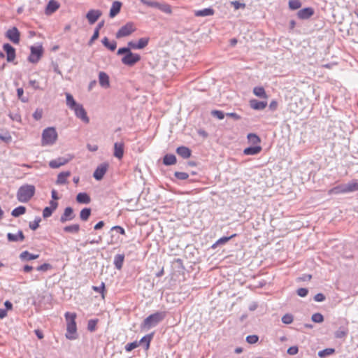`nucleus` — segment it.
Listing matches in <instances>:
<instances>
[{
  "instance_id": "38",
  "label": "nucleus",
  "mask_w": 358,
  "mask_h": 358,
  "mask_svg": "<svg viewBox=\"0 0 358 358\" xmlns=\"http://www.w3.org/2000/svg\"><path fill=\"white\" fill-rule=\"evenodd\" d=\"M25 212L26 208L24 206H20L12 210L11 215L12 216L17 217H19L20 215L24 214Z\"/></svg>"
},
{
  "instance_id": "9",
  "label": "nucleus",
  "mask_w": 358,
  "mask_h": 358,
  "mask_svg": "<svg viewBox=\"0 0 358 358\" xmlns=\"http://www.w3.org/2000/svg\"><path fill=\"white\" fill-rule=\"evenodd\" d=\"M136 28L132 22H128L122 26L116 33V38H120L128 36L135 31Z\"/></svg>"
},
{
  "instance_id": "11",
  "label": "nucleus",
  "mask_w": 358,
  "mask_h": 358,
  "mask_svg": "<svg viewBox=\"0 0 358 358\" xmlns=\"http://www.w3.org/2000/svg\"><path fill=\"white\" fill-rule=\"evenodd\" d=\"M6 37L14 44H18L20 41V33L17 27H13L8 29L5 34Z\"/></svg>"
},
{
  "instance_id": "35",
  "label": "nucleus",
  "mask_w": 358,
  "mask_h": 358,
  "mask_svg": "<svg viewBox=\"0 0 358 358\" xmlns=\"http://www.w3.org/2000/svg\"><path fill=\"white\" fill-rule=\"evenodd\" d=\"M262 150L261 146H253L245 148L243 153L246 155H255L259 153Z\"/></svg>"
},
{
  "instance_id": "14",
  "label": "nucleus",
  "mask_w": 358,
  "mask_h": 358,
  "mask_svg": "<svg viewBox=\"0 0 358 358\" xmlns=\"http://www.w3.org/2000/svg\"><path fill=\"white\" fill-rule=\"evenodd\" d=\"M76 217V215L73 212V209L71 207H66L63 214L61 215L60 222L62 223H64L67 221L73 220Z\"/></svg>"
},
{
  "instance_id": "31",
  "label": "nucleus",
  "mask_w": 358,
  "mask_h": 358,
  "mask_svg": "<svg viewBox=\"0 0 358 358\" xmlns=\"http://www.w3.org/2000/svg\"><path fill=\"white\" fill-rule=\"evenodd\" d=\"M76 201L79 203L88 204L90 203L91 199L87 193L80 192L77 194Z\"/></svg>"
},
{
  "instance_id": "32",
  "label": "nucleus",
  "mask_w": 358,
  "mask_h": 358,
  "mask_svg": "<svg viewBox=\"0 0 358 358\" xmlns=\"http://www.w3.org/2000/svg\"><path fill=\"white\" fill-rule=\"evenodd\" d=\"M124 260V254H117L114 257L113 264L115 267L120 270L122 268L123 263Z\"/></svg>"
},
{
  "instance_id": "3",
  "label": "nucleus",
  "mask_w": 358,
  "mask_h": 358,
  "mask_svg": "<svg viewBox=\"0 0 358 358\" xmlns=\"http://www.w3.org/2000/svg\"><path fill=\"white\" fill-rule=\"evenodd\" d=\"M166 312H156L147 317L141 324V329H150L156 327L166 317Z\"/></svg>"
},
{
  "instance_id": "63",
  "label": "nucleus",
  "mask_w": 358,
  "mask_h": 358,
  "mask_svg": "<svg viewBox=\"0 0 358 358\" xmlns=\"http://www.w3.org/2000/svg\"><path fill=\"white\" fill-rule=\"evenodd\" d=\"M314 299L317 302H322L325 300V296L322 293H318L314 296Z\"/></svg>"
},
{
  "instance_id": "6",
  "label": "nucleus",
  "mask_w": 358,
  "mask_h": 358,
  "mask_svg": "<svg viewBox=\"0 0 358 358\" xmlns=\"http://www.w3.org/2000/svg\"><path fill=\"white\" fill-rule=\"evenodd\" d=\"M140 1L143 5H145L147 6L152 7V8H156L166 14H171L172 13L171 6L166 3H159L155 1H148V0H140Z\"/></svg>"
},
{
  "instance_id": "22",
  "label": "nucleus",
  "mask_w": 358,
  "mask_h": 358,
  "mask_svg": "<svg viewBox=\"0 0 358 358\" xmlns=\"http://www.w3.org/2000/svg\"><path fill=\"white\" fill-rule=\"evenodd\" d=\"M7 238L11 242L23 241L24 240V236L22 231L19 230L17 234L12 233L7 234Z\"/></svg>"
},
{
  "instance_id": "41",
  "label": "nucleus",
  "mask_w": 358,
  "mask_h": 358,
  "mask_svg": "<svg viewBox=\"0 0 358 358\" xmlns=\"http://www.w3.org/2000/svg\"><path fill=\"white\" fill-rule=\"evenodd\" d=\"M153 333L144 336L138 342L140 343H145V348L148 349L150 343L152 339Z\"/></svg>"
},
{
  "instance_id": "51",
  "label": "nucleus",
  "mask_w": 358,
  "mask_h": 358,
  "mask_svg": "<svg viewBox=\"0 0 358 358\" xmlns=\"http://www.w3.org/2000/svg\"><path fill=\"white\" fill-rule=\"evenodd\" d=\"M139 345V343L138 341H134L132 343H127L124 349L127 352H131L134 349L136 348Z\"/></svg>"
},
{
  "instance_id": "18",
  "label": "nucleus",
  "mask_w": 358,
  "mask_h": 358,
  "mask_svg": "<svg viewBox=\"0 0 358 358\" xmlns=\"http://www.w3.org/2000/svg\"><path fill=\"white\" fill-rule=\"evenodd\" d=\"M313 14V8L308 7L299 10L297 12V17L301 20H306L310 18Z\"/></svg>"
},
{
  "instance_id": "58",
  "label": "nucleus",
  "mask_w": 358,
  "mask_h": 358,
  "mask_svg": "<svg viewBox=\"0 0 358 358\" xmlns=\"http://www.w3.org/2000/svg\"><path fill=\"white\" fill-rule=\"evenodd\" d=\"M131 49H132V48H130L129 46L120 48L118 49L117 54V55H123V54L128 55V53L129 52H131Z\"/></svg>"
},
{
  "instance_id": "1",
  "label": "nucleus",
  "mask_w": 358,
  "mask_h": 358,
  "mask_svg": "<svg viewBox=\"0 0 358 358\" xmlns=\"http://www.w3.org/2000/svg\"><path fill=\"white\" fill-rule=\"evenodd\" d=\"M66 103L69 109L73 110L76 117L80 119L83 122L87 124L90 122V118L83 106L77 103L73 96L70 93H66Z\"/></svg>"
},
{
  "instance_id": "16",
  "label": "nucleus",
  "mask_w": 358,
  "mask_h": 358,
  "mask_svg": "<svg viewBox=\"0 0 358 358\" xmlns=\"http://www.w3.org/2000/svg\"><path fill=\"white\" fill-rule=\"evenodd\" d=\"M107 169L108 164H101V165H99L94 172V178L97 180H101L105 173H106Z\"/></svg>"
},
{
  "instance_id": "15",
  "label": "nucleus",
  "mask_w": 358,
  "mask_h": 358,
  "mask_svg": "<svg viewBox=\"0 0 358 358\" xmlns=\"http://www.w3.org/2000/svg\"><path fill=\"white\" fill-rule=\"evenodd\" d=\"M101 14L102 13L101 10L92 9L87 12L86 17L89 23L90 24H93L98 20V19L101 17Z\"/></svg>"
},
{
  "instance_id": "39",
  "label": "nucleus",
  "mask_w": 358,
  "mask_h": 358,
  "mask_svg": "<svg viewBox=\"0 0 358 358\" xmlns=\"http://www.w3.org/2000/svg\"><path fill=\"white\" fill-rule=\"evenodd\" d=\"M335 352L334 348H326L318 352V356L321 358H325L333 355Z\"/></svg>"
},
{
  "instance_id": "48",
  "label": "nucleus",
  "mask_w": 358,
  "mask_h": 358,
  "mask_svg": "<svg viewBox=\"0 0 358 358\" xmlns=\"http://www.w3.org/2000/svg\"><path fill=\"white\" fill-rule=\"evenodd\" d=\"M92 289L96 292L101 293L102 295V298H104V292H105V283L101 282L99 286H92Z\"/></svg>"
},
{
  "instance_id": "64",
  "label": "nucleus",
  "mask_w": 358,
  "mask_h": 358,
  "mask_svg": "<svg viewBox=\"0 0 358 358\" xmlns=\"http://www.w3.org/2000/svg\"><path fill=\"white\" fill-rule=\"evenodd\" d=\"M99 32L97 30H94L92 36L91 37L89 44L92 45V43L99 38Z\"/></svg>"
},
{
  "instance_id": "57",
  "label": "nucleus",
  "mask_w": 358,
  "mask_h": 358,
  "mask_svg": "<svg viewBox=\"0 0 358 358\" xmlns=\"http://www.w3.org/2000/svg\"><path fill=\"white\" fill-rule=\"evenodd\" d=\"M23 93H24V90L22 88H18L17 90V94L18 99H20L22 102L25 103L28 101V99L23 96Z\"/></svg>"
},
{
  "instance_id": "50",
  "label": "nucleus",
  "mask_w": 358,
  "mask_h": 358,
  "mask_svg": "<svg viewBox=\"0 0 358 358\" xmlns=\"http://www.w3.org/2000/svg\"><path fill=\"white\" fill-rule=\"evenodd\" d=\"M0 140L5 143H10L12 141V136L8 131H6L4 134H0Z\"/></svg>"
},
{
  "instance_id": "34",
  "label": "nucleus",
  "mask_w": 358,
  "mask_h": 358,
  "mask_svg": "<svg viewBox=\"0 0 358 358\" xmlns=\"http://www.w3.org/2000/svg\"><path fill=\"white\" fill-rule=\"evenodd\" d=\"M176 157L173 154H167L164 157L163 164L166 166L173 165L176 163Z\"/></svg>"
},
{
  "instance_id": "12",
  "label": "nucleus",
  "mask_w": 358,
  "mask_h": 358,
  "mask_svg": "<svg viewBox=\"0 0 358 358\" xmlns=\"http://www.w3.org/2000/svg\"><path fill=\"white\" fill-rule=\"evenodd\" d=\"M149 41V38L143 37L141 38L137 42L133 41L128 42L127 45L134 50H140L145 48L148 45Z\"/></svg>"
},
{
  "instance_id": "46",
  "label": "nucleus",
  "mask_w": 358,
  "mask_h": 358,
  "mask_svg": "<svg viewBox=\"0 0 358 358\" xmlns=\"http://www.w3.org/2000/svg\"><path fill=\"white\" fill-rule=\"evenodd\" d=\"M301 3L299 0H289V8L291 10H296L301 8Z\"/></svg>"
},
{
  "instance_id": "17",
  "label": "nucleus",
  "mask_w": 358,
  "mask_h": 358,
  "mask_svg": "<svg viewBox=\"0 0 358 358\" xmlns=\"http://www.w3.org/2000/svg\"><path fill=\"white\" fill-rule=\"evenodd\" d=\"M58 203L55 201H50V206L45 207L43 210V217L45 219L50 217L52 213L57 209Z\"/></svg>"
},
{
  "instance_id": "49",
  "label": "nucleus",
  "mask_w": 358,
  "mask_h": 358,
  "mask_svg": "<svg viewBox=\"0 0 358 358\" xmlns=\"http://www.w3.org/2000/svg\"><path fill=\"white\" fill-rule=\"evenodd\" d=\"M312 321L316 323H321L324 321V317L321 313H314L311 317Z\"/></svg>"
},
{
  "instance_id": "13",
  "label": "nucleus",
  "mask_w": 358,
  "mask_h": 358,
  "mask_svg": "<svg viewBox=\"0 0 358 358\" xmlns=\"http://www.w3.org/2000/svg\"><path fill=\"white\" fill-rule=\"evenodd\" d=\"M3 50L6 52V59L8 62H13L15 59V49L9 43L3 45Z\"/></svg>"
},
{
  "instance_id": "5",
  "label": "nucleus",
  "mask_w": 358,
  "mask_h": 358,
  "mask_svg": "<svg viewBox=\"0 0 358 358\" xmlns=\"http://www.w3.org/2000/svg\"><path fill=\"white\" fill-rule=\"evenodd\" d=\"M58 134L55 127H50L45 128L42 132L41 145H52L57 140Z\"/></svg>"
},
{
  "instance_id": "44",
  "label": "nucleus",
  "mask_w": 358,
  "mask_h": 358,
  "mask_svg": "<svg viewBox=\"0 0 358 358\" xmlns=\"http://www.w3.org/2000/svg\"><path fill=\"white\" fill-rule=\"evenodd\" d=\"M41 222L40 217H36L33 222H30L29 227L31 230L35 231L39 227V223Z\"/></svg>"
},
{
  "instance_id": "60",
  "label": "nucleus",
  "mask_w": 358,
  "mask_h": 358,
  "mask_svg": "<svg viewBox=\"0 0 358 358\" xmlns=\"http://www.w3.org/2000/svg\"><path fill=\"white\" fill-rule=\"evenodd\" d=\"M299 352V348L297 346H291L287 350V353L290 355H296Z\"/></svg>"
},
{
  "instance_id": "2",
  "label": "nucleus",
  "mask_w": 358,
  "mask_h": 358,
  "mask_svg": "<svg viewBox=\"0 0 358 358\" xmlns=\"http://www.w3.org/2000/svg\"><path fill=\"white\" fill-rule=\"evenodd\" d=\"M64 316L66 321V333L65 336L67 339L74 340L77 338L76 314L75 313L66 312Z\"/></svg>"
},
{
  "instance_id": "20",
  "label": "nucleus",
  "mask_w": 358,
  "mask_h": 358,
  "mask_svg": "<svg viewBox=\"0 0 358 358\" xmlns=\"http://www.w3.org/2000/svg\"><path fill=\"white\" fill-rule=\"evenodd\" d=\"M124 143H122V142H116L114 144V156L119 159H121L122 157H123V155H124Z\"/></svg>"
},
{
  "instance_id": "43",
  "label": "nucleus",
  "mask_w": 358,
  "mask_h": 358,
  "mask_svg": "<svg viewBox=\"0 0 358 358\" xmlns=\"http://www.w3.org/2000/svg\"><path fill=\"white\" fill-rule=\"evenodd\" d=\"M236 236V234H232L231 236H224V237H222L220 238V239H218L215 243L213 245V248H214L215 246L216 245H223L224 243H226L227 242H228L231 238L235 237Z\"/></svg>"
},
{
  "instance_id": "62",
  "label": "nucleus",
  "mask_w": 358,
  "mask_h": 358,
  "mask_svg": "<svg viewBox=\"0 0 358 358\" xmlns=\"http://www.w3.org/2000/svg\"><path fill=\"white\" fill-rule=\"evenodd\" d=\"M112 231H116L117 233H120V234L125 235V230L123 227L120 226H114L111 229Z\"/></svg>"
},
{
  "instance_id": "33",
  "label": "nucleus",
  "mask_w": 358,
  "mask_h": 358,
  "mask_svg": "<svg viewBox=\"0 0 358 358\" xmlns=\"http://www.w3.org/2000/svg\"><path fill=\"white\" fill-rule=\"evenodd\" d=\"M38 257H39V255L31 254L27 250L23 251L20 255V258L22 261H30V260L36 259H38Z\"/></svg>"
},
{
  "instance_id": "36",
  "label": "nucleus",
  "mask_w": 358,
  "mask_h": 358,
  "mask_svg": "<svg viewBox=\"0 0 358 358\" xmlns=\"http://www.w3.org/2000/svg\"><path fill=\"white\" fill-rule=\"evenodd\" d=\"M103 45L111 51H114L117 47V43L115 41L110 42L107 37H104L101 41Z\"/></svg>"
},
{
  "instance_id": "55",
  "label": "nucleus",
  "mask_w": 358,
  "mask_h": 358,
  "mask_svg": "<svg viewBox=\"0 0 358 358\" xmlns=\"http://www.w3.org/2000/svg\"><path fill=\"white\" fill-rule=\"evenodd\" d=\"M212 115L218 120H222L226 116V114H224V112L217 110H213Z\"/></svg>"
},
{
  "instance_id": "30",
  "label": "nucleus",
  "mask_w": 358,
  "mask_h": 358,
  "mask_svg": "<svg viewBox=\"0 0 358 358\" xmlns=\"http://www.w3.org/2000/svg\"><path fill=\"white\" fill-rule=\"evenodd\" d=\"M348 322H346V326L340 327L338 329L335 331L334 336L336 338H343L348 335Z\"/></svg>"
},
{
  "instance_id": "40",
  "label": "nucleus",
  "mask_w": 358,
  "mask_h": 358,
  "mask_svg": "<svg viewBox=\"0 0 358 358\" xmlns=\"http://www.w3.org/2000/svg\"><path fill=\"white\" fill-rule=\"evenodd\" d=\"M253 93L258 97L260 98H266V94L265 90L262 87H255L253 89Z\"/></svg>"
},
{
  "instance_id": "23",
  "label": "nucleus",
  "mask_w": 358,
  "mask_h": 358,
  "mask_svg": "<svg viewBox=\"0 0 358 358\" xmlns=\"http://www.w3.org/2000/svg\"><path fill=\"white\" fill-rule=\"evenodd\" d=\"M176 153L183 159H187L190 157L192 151L186 146H180L177 148Z\"/></svg>"
},
{
  "instance_id": "19",
  "label": "nucleus",
  "mask_w": 358,
  "mask_h": 358,
  "mask_svg": "<svg viewBox=\"0 0 358 358\" xmlns=\"http://www.w3.org/2000/svg\"><path fill=\"white\" fill-rule=\"evenodd\" d=\"M59 8V3L55 0H50L47 4L45 13L49 15L55 13Z\"/></svg>"
},
{
  "instance_id": "10",
  "label": "nucleus",
  "mask_w": 358,
  "mask_h": 358,
  "mask_svg": "<svg viewBox=\"0 0 358 358\" xmlns=\"http://www.w3.org/2000/svg\"><path fill=\"white\" fill-rule=\"evenodd\" d=\"M73 158V155H68L66 157H60L49 162V166L52 169H58L66 164Z\"/></svg>"
},
{
  "instance_id": "4",
  "label": "nucleus",
  "mask_w": 358,
  "mask_h": 358,
  "mask_svg": "<svg viewBox=\"0 0 358 358\" xmlns=\"http://www.w3.org/2000/svg\"><path fill=\"white\" fill-rule=\"evenodd\" d=\"M35 194V187L32 185L21 186L17 192V199L20 202H28Z\"/></svg>"
},
{
  "instance_id": "54",
  "label": "nucleus",
  "mask_w": 358,
  "mask_h": 358,
  "mask_svg": "<svg viewBox=\"0 0 358 358\" xmlns=\"http://www.w3.org/2000/svg\"><path fill=\"white\" fill-rule=\"evenodd\" d=\"M259 341V337L257 335H249L246 337V341L249 344H255Z\"/></svg>"
},
{
  "instance_id": "47",
  "label": "nucleus",
  "mask_w": 358,
  "mask_h": 358,
  "mask_svg": "<svg viewBox=\"0 0 358 358\" xmlns=\"http://www.w3.org/2000/svg\"><path fill=\"white\" fill-rule=\"evenodd\" d=\"M97 322H98L97 319L90 320L88 321V324H87V329L91 332L94 331L96 330Z\"/></svg>"
},
{
  "instance_id": "53",
  "label": "nucleus",
  "mask_w": 358,
  "mask_h": 358,
  "mask_svg": "<svg viewBox=\"0 0 358 358\" xmlns=\"http://www.w3.org/2000/svg\"><path fill=\"white\" fill-rule=\"evenodd\" d=\"M282 322L284 324H289L293 322V316L291 314H285L282 317Z\"/></svg>"
},
{
  "instance_id": "42",
  "label": "nucleus",
  "mask_w": 358,
  "mask_h": 358,
  "mask_svg": "<svg viewBox=\"0 0 358 358\" xmlns=\"http://www.w3.org/2000/svg\"><path fill=\"white\" fill-rule=\"evenodd\" d=\"M91 215V209L89 208H83L80 213V220L83 221H87Z\"/></svg>"
},
{
  "instance_id": "59",
  "label": "nucleus",
  "mask_w": 358,
  "mask_h": 358,
  "mask_svg": "<svg viewBox=\"0 0 358 358\" xmlns=\"http://www.w3.org/2000/svg\"><path fill=\"white\" fill-rule=\"evenodd\" d=\"M297 294L301 297H305L308 293V290L306 288H299L296 291Z\"/></svg>"
},
{
  "instance_id": "52",
  "label": "nucleus",
  "mask_w": 358,
  "mask_h": 358,
  "mask_svg": "<svg viewBox=\"0 0 358 358\" xmlns=\"http://www.w3.org/2000/svg\"><path fill=\"white\" fill-rule=\"evenodd\" d=\"M174 176L177 179L181 180H186L189 177V175L187 173L178 172V171L175 172Z\"/></svg>"
},
{
  "instance_id": "26",
  "label": "nucleus",
  "mask_w": 358,
  "mask_h": 358,
  "mask_svg": "<svg viewBox=\"0 0 358 358\" xmlns=\"http://www.w3.org/2000/svg\"><path fill=\"white\" fill-rule=\"evenodd\" d=\"M122 6V3L118 1H115L113 3L110 10V17H114L116 16L120 11Z\"/></svg>"
},
{
  "instance_id": "29",
  "label": "nucleus",
  "mask_w": 358,
  "mask_h": 358,
  "mask_svg": "<svg viewBox=\"0 0 358 358\" xmlns=\"http://www.w3.org/2000/svg\"><path fill=\"white\" fill-rule=\"evenodd\" d=\"M215 13V10L211 8H206L202 10H198L194 12V15L196 17H206L211 16Z\"/></svg>"
},
{
  "instance_id": "28",
  "label": "nucleus",
  "mask_w": 358,
  "mask_h": 358,
  "mask_svg": "<svg viewBox=\"0 0 358 358\" xmlns=\"http://www.w3.org/2000/svg\"><path fill=\"white\" fill-rule=\"evenodd\" d=\"M346 194L345 184L337 185L328 190L329 195Z\"/></svg>"
},
{
  "instance_id": "25",
  "label": "nucleus",
  "mask_w": 358,
  "mask_h": 358,
  "mask_svg": "<svg viewBox=\"0 0 358 358\" xmlns=\"http://www.w3.org/2000/svg\"><path fill=\"white\" fill-rule=\"evenodd\" d=\"M345 186L346 194L357 192L358 191V180L353 179L347 184H345Z\"/></svg>"
},
{
  "instance_id": "37",
  "label": "nucleus",
  "mask_w": 358,
  "mask_h": 358,
  "mask_svg": "<svg viewBox=\"0 0 358 358\" xmlns=\"http://www.w3.org/2000/svg\"><path fill=\"white\" fill-rule=\"evenodd\" d=\"M64 231L67 233L76 234L80 230V225L78 224H74L64 227Z\"/></svg>"
},
{
  "instance_id": "61",
  "label": "nucleus",
  "mask_w": 358,
  "mask_h": 358,
  "mask_svg": "<svg viewBox=\"0 0 358 358\" xmlns=\"http://www.w3.org/2000/svg\"><path fill=\"white\" fill-rule=\"evenodd\" d=\"M231 4L233 5L235 9L245 8V4L244 3H241L240 1H238L231 2Z\"/></svg>"
},
{
  "instance_id": "24",
  "label": "nucleus",
  "mask_w": 358,
  "mask_h": 358,
  "mask_svg": "<svg viewBox=\"0 0 358 358\" xmlns=\"http://www.w3.org/2000/svg\"><path fill=\"white\" fill-rule=\"evenodd\" d=\"M250 106L252 109L261 110L266 108L267 102L252 99L250 101Z\"/></svg>"
},
{
  "instance_id": "27",
  "label": "nucleus",
  "mask_w": 358,
  "mask_h": 358,
  "mask_svg": "<svg viewBox=\"0 0 358 358\" xmlns=\"http://www.w3.org/2000/svg\"><path fill=\"white\" fill-rule=\"evenodd\" d=\"M71 176V172L63 171L58 174L56 183L57 185H64L67 182V178Z\"/></svg>"
},
{
  "instance_id": "56",
  "label": "nucleus",
  "mask_w": 358,
  "mask_h": 358,
  "mask_svg": "<svg viewBox=\"0 0 358 358\" xmlns=\"http://www.w3.org/2000/svg\"><path fill=\"white\" fill-rule=\"evenodd\" d=\"M52 266L48 263H44L37 267V270L39 271H47L52 269Z\"/></svg>"
},
{
  "instance_id": "45",
  "label": "nucleus",
  "mask_w": 358,
  "mask_h": 358,
  "mask_svg": "<svg viewBox=\"0 0 358 358\" xmlns=\"http://www.w3.org/2000/svg\"><path fill=\"white\" fill-rule=\"evenodd\" d=\"M248 141L252 144H257L260 143V138L255 134L250 133L247 136Z\"/></svg>"
},
{
  "instance_id": "7",
  "label": "nucleus",
  "mask_w": 358,
  "mask_h": 358,
  "mask_svg": "<svg viewBox=\"0 0 358 358\" xmlns=\"http://www.w3.org/2000/svg\"><path fill=\"white\" fill-rule=\"evenodd\" d=\"M31 53L28 57L29 62L36 64L37 63L43 55V48L41 45L31 46Z\"/></svg>"
},
{
  "instance_id": "8",
  "label": "nucleus",
  "mask_w": 358,
  "mask_h": 358,
  "mask_svg": "<svg viewBox=\"0 0 358 358\" xmlns=\"http://www.w3.org/2000/svg\"><path fill=\"white\" fill-rule=\"evenodd\" d=\"M141 60L140 55L137 53H133L131 51L125 55L121 59V62L124 65L129 66H133L135 64Z\"/></svg>"
},
{
  "instance_id": "21",
  "label": "nucleus",
  "mask_w": 358,
  "mask_h": 358,
  "mask_svg": "<svg viewBox=\"0 0 358 358\" xmlns=\"http://www.w3.org/2000/svg\"><path fill=\"white\" fill-rule=\"evenodd\" d=\"M99 82L102 87L108 88L110 86L109 76L105 72H99Z\"/></svg>"
}]
</instances>
